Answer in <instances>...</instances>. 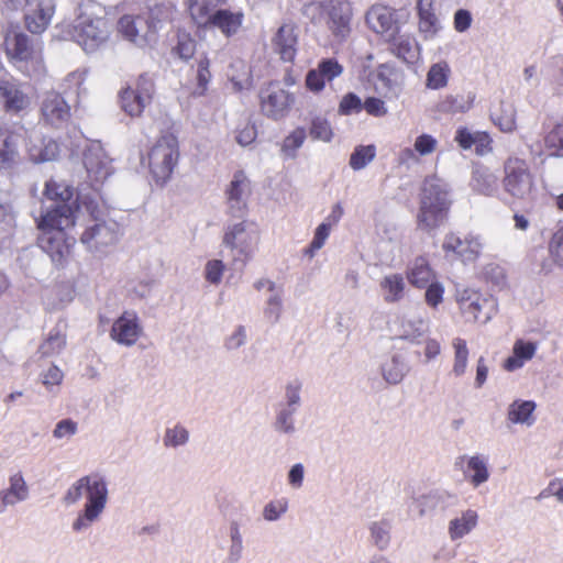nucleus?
Here are the masks:
<instances>
[{"label": "nucleus", "mask_w": 563, "mask_h": 563, "mask_svg": "<svg viewBox=\"0 0 563 563\" xmlns=\"http://www.w3.org/2000/svg\"><path fill=\"white\" fill-rule=\"evenodd\" d=\"M154 82L147 75H140L120 92L122 110L131 117H139L151 102Z\"/></svg>", "instance_id": "obj_10"}, {"label": "nucleus", "mask_w": 563, "mask_h": 563, "mask_svg": "<svg viewBox=\"0 0 563 563\" xmlns=\"http://www.w3.org/2000/svg\"><path fill=\"white\" fill-rule=\"evenodd\" d=\"M20 135L10 126H0V168H11L19 157Z\"/></svg>", "instance_id": "obj_21"}, {"label": "nucleus", "mask_w": 563, "mask_h": 563, "mask_svg": "<svg viewBox=\"0 0 563 563\" xmlns=\"http://www.w3.org/2000/svg\"><path fill=\"white\" fill-rule=\"evenodd\" d=\"M542 142L548 156L563 158V118L543 128Z\"/></svg>", "instance_id": "obj_27"}, {"label": "nucleus", "mask_w": 563, "mask_h": 563, "mask_svg": "<svg viewBox=\"0 0 563 563\" xmlns=\"http://www.w3.org/2000/svg\"><path fill=\"white\" fill-rule=\"evenodd\" d=\"M294 102L292 96L282 89L271 90L262 100V111L268 118L278 120L284 118L290 110Z\"/></svg>", "instance_id": "obj_19"}, {"label": "nucleus", "mask_w": 563, "mask_h": 563, "mask_svg": "<svg viewBox=\"0 0 563 563\" xmlns=\"http://www.w3.org/2000/svg\"><path fill=\"white\" fill-rule=\"evenodd\" d=\"M86 79V73L75 70L69 73L60 82L62 95H76L78 96Z\"/></svg>", "instance_id": "obj_49"}, {"label": "nucleus", "mask_w": 563, "mask_h": 563, "mask_svg": "<svg viewBox=\"0 0 563 563\" xmlns=\"http://www.w3.org/2000/svg\"><path fill=\"white\" fill-rule=\"evenodd\" d=\"M43 121L54 128H62L71 118V108L64 96L57 91H47L41 103Z\"/></svg>", "instance_id": "obj_13"}, {"label": "nucleus", "mask_w": 563, "mask_h": 563, "mask_svg": "<svg viewBox=\"0 0 563 563\" xmlns=\"http://www.w3.org/2000/svg\"><path fill=\"white\" fill-rule=\"evenodd\" d=\"M82 163L87 173V181L95 190H99L114 172L112 159L100 143H91L85 150Z\"/></svg>", "instance_id": "obj_9"}, {"label": "nucleus", "mask_w": 563, "mask_h": 563, "mask_svg": "<svg viewBox=\"0 0 563 563\" xmlns=\"http://www.w3.org/2000/svg\"><path fill=\"white\" fill-rule=\"evenodd\" d=\"M86 492L87 503L82 516L74 522V530H80L86 526L85 521L92 522L103 511L108 498V489L104 478L99 474H91L79 478L73 484L64 496L67 505L77 503Z\"/></svg>", "instance_id": "obj_4"}, {"label": "nucleus", "mask_w": 563, "mask_h": 563, "mask_svg": "<svg viewBox=\"0 0 563 563\" xmlns=\"http://www.w3.org/2000/svg\"><path fill=\"white\" fill-rule=\"evenodd\" d=\"M352 15L350 3L332 5L328 11L327 26L338 43L344 42L350 36Z\"/></svg>", "instance_id": "obj_17"}, {"label": "nucleus", "mask_w": 563, "mask_h": 563, "mask_svg": "<svg viewBox=\"0 0 563 563\" xmlns=\"http://www.w3.org/2000/svg\"><path fill=\"white\" fill-rule=\"evenodd\" d=\"M27 103V97L18 85L8 80L0 82V107L5 112L19 113Z\"/></svg>", "instance_id": "obj_22"}, {"label": "nucleus", "mask_w": 563, "mask_h": 563, "mask_svg": "<svg viewBox=\"0 0 563 563\" xmlns=\"http://www.w3.org/2000/svg\"><path fill=\"white\" fill-rule=\"evenodd\" d=\"M437 146L438 141L435 137L430 134H421L416 139L413 150L405 148L401 151L399 156L400 163H408L410 159H415V152L421 156L429 155L437 150Z\"/></svg>", "instance_id": "obj_40"}, {"label": "nucleus", "mask_w": 563, "mask_h": 563, "mask_svg": "<svg viewBox=\"0 0 563 563\" xmlns=\"http://www.w3.org/2000/svg\"><path fill=\"white\" fill-rule=\"evenodd\" d=\"M1 47L9 64L29 75L30 69L43 66V44L26 34L19 25L10 24L3 31Z\"/></svg>", "instance_id": "obj_3"}, {"label": "nucleus", "mask_w": 563, "mask_h": 563, "mask_svg": "<svg viewBox=\"0 0 563 563\" xmlns=\"http://www.w3.org/2000/svg\"><path fill=\"white\" fill-rule=\"evenodd\" d=\"M548 250L553 263L563 267V227L554 231L550 238Z\"/></svg>", "instance_id": "obj_51"}, {"label": "nucleus", "mask_w": 563, "mask_h": 563, "mask_svg": "<svg viewBox=\"0 0 563 563\" xmlns=\"http://www.w3.org/2000/svg\"><path fill=\"white\" fill-rule=\"evenodd\" d=\"M59 154V145L52 139H36L29 146V155L36 163L55 159Z\"/></svg>", "instance_id": "obj_32"}, {"label": "nucleus", "mask_w": 563, "mask_h": 563, "mask_svg": "<svg viewBox=\"0 0 563 563\" xmlns=\"http://www.w3.org/2000/svg\"><path fill=\"white\" fill-rule=\"evenodd\" d=\"M188 440V431L180 426H176L173 429H167L164 444L166 446H177L186 443Z\"/></svg>", "instance_id": "obj_58"}, {"label": "nucleus", "mask_w": 563, "mask_h": 563, "mask_svg": "<svg viewBox=\"0 0 563 563\" xmlns=\"http://www.w3.org/2000/svg\"><path fill=\"white\" fill-rule=\"evenodd\" d=\"M81 205L85 208V210L89 213V216L91 218L90 219L91 223L96 222V221L107 220L106 219L107 209L103 205H100L98 201L90 199V198L82 199Z\"/></svg>", "instance_id": "obj_59"}, {"label": "nucleus", "mask_w": 563, "mask_h": 563, "mask_svg": "<svg viewBox=\"0 0 563 563\" xmlns=\"http://www.w3.org/2000/svg\"><path fill=\"white\" fill-rule=\"evenodd\" d=\"M174 14V7L170 3H157L148 8L146 18H143L147 34H155L164 24L172 22Z\"/></svg>", "instance_id": "obj_29"}, {"label": "nucleus", "mask_w": 563, "mask_h": 563, "mask_svg": "<svg viewBox=\"0 0 563 563\" xmlns=\"http://www.w3.org/2000/svg\"><path fill=\"white\" fill-rule=\"evenodd\" d=\"M536 409L534 401L516 400L508 409V420L511 423H526L528 426L534 422L533 411Z\"/></svg>", "instance_id": "obj_42"}, {"label": "nucleus", "mask_w": 563, "mask_h": 563, "mask_svg": "<svg viewBox=\"0 0 563 563\" xmlns=\"http://www.w3.org/2000/svg\"><path fill=\"white\" fill-rule=\"evenodd\" d=\"M179 158L178 140L173 134L162 135L150 148L142 164L146 165L156 183L168 180Z\"/></svg>", "instance_id": "obj_5"}, {"label": "nucleus", "mask_w": 563, "mask_h": 563, "mask_svg": "<svg viewBox=\"0 0 563 563\" xmlns=\"http://www.w3.org/2000/svg\"><path fill=\"white\" fill-rule=\"evenodd\" d=\"M119 231V223L114 220L96 221L86 225L80 242L89 251L101 252L118 242Z\"/></svg>", "instance_id": "obj_11"}, {"label": "nucleus", "mask_w": 563, "mask_h": 563, "mask_svg": "<svg viewBox=\"0 0 563 563\" xmlns=\"http://www.w3.org/2000/svg\"><path fill=\"white\" fill-rule=\"evenodd\" d=\"M390 51L398 58L408 64H415L419 58V46L409 35H399L391 40Z\"/></svg>", "instance_id": "obj_31"}, {"label": "nucleus", "mask_w": 563, "mask_h": 563, "mask_svg": "<svg viewBox=\"0 0 563 563\" xmlns=\"http://www.w3.org/2000/svg\"><path fill=\"white\" fill-rule=\"evenodd\" d=\"M143 21L144 20L141 15L125 14L118 21V32L123 38L135 43L140 37V33L142 31L140 25Z\"/></svg>", "instance_id": "obj_43"}, {"label": "nucleus", "mask_w": 563, "mask_h": 563, "mask_svg": "<svg viewBox=\"0 0 563 563\" xmlns=\"http://www.w3.org/2000/svg\"><path fill=\"white\" fill-rule=\"evenodd\" d=\"M442 249L446 254L452 253L456 260L463 263L474 262L481 254V243L476 239H462L454 233L445 236Z\"/></svg>", "instance_id": "obj_18"}, {"label": "nucleus", "mask_w": 563, "mask_h": 563, "mask_svg": "<svg viewBox=\"0 0 563 563\" xmlns=\"http://www.w3.org/2000/svg\"><path fill=\"white\" fill-rule=\"evenodd\" d=\"M211 60L207 55H202L197 60L196 67V86L194 89V95L196 96H205L208 86L212 79V74L210 70Z\"/></svg>", "instance_id": "obj_45"}, {"label": "nucleus", "mask_w": 563, "mask_h": 563, "mask_svg": "<svg viewBox=\"0 0 563 563\" xmlns=\"http://www.w3.org/2000/svg\"><path fill=\"white\" fill-rule=\"evenodd\" d=\"M76 224V209L71 205H59L46 210L37 220L38 246L57 266H64L70 255L75 239L68 230Z\"/></svg>", "instance_id": "obj_1"}, {"label": "nucleus", "mask_w": 563, "mask_h": 563, "mask_svg": "<svg viewBox=\"0 0 563 563\" xmlns=\"http://www.w3.org/2000/svg\"><path fill=\"white\" fill-rule=\"evenodd\" d=\"M287 509L286 500H277L271 501L264 508V518L266 520H276L282 514H284Z\"/></svg>", "instance_id": "obj_64"}, {"label": "nucleus", "mask_w": 563, "mask_h": 563, "mask_svg": "<svg viewBox=\"0 0 563 563\" xmlns=\"http://www.w3.org/2000/svg\"><path fill=\"white\" fill-rule=\"evenodd\" d=\"M383 298L387 303H395L404 299L406 294L405 278L399 273L386 275L379 283Z\"/></svg>", "instance_id": "obj_30"}, {"label": "nucleus", "mask_w": 563, "mask_h": 563, "mask_svg": "<svg viewBox=\"0 0 563 563\" xmlns=\"http://www.w3.org/2000/svg\"><path fill=\"white\" fill-rule=\"evenodd\" d=\"M454 349V363L452 372L455 376H462L467 366L468 349L464 339L455 338L452 342Z\"/></svg>", "instance_id": "obj_48"}, {"label": "nucleus", "mask_w": 563, "mask_h": 563, "mask_svg": "<svg viewBox=\"0 0 563 563\" xmlns=\"http://www.w3.org/2000/svg\"><path fill=\"white\" fill-rule=\"evenodd\" d=\"M294 24H283L273 37L275 51L284 62L292 63L297 55L298 36Z\"/></svg>", "instance_id": "obj_20"}, {"label": "nucleus", "mask_w": 563, "mask_h": 563, "mask_svg": "<svg viewBox=\"0 0 563 563\" xmlns=\"http://www.w3.org/2000/svg\"><path fill=\"white\" fill-rule=\"evenodd\" d=\"M417 11L419 16V30L426 34H435L438 31V18L433 0H418Z\"/></svg>", "instance_id": "obj_34"}, {"label": "nucleus", "mask_w": 563, "mask_h": 563, "mask_svg": "<svg viewBox=\"0 0 563 563\" xmlns=\"http://www.w3.org/2000/svg\"><path fill=\"white\" fill-rule=\"evenodd\" d=\"M44 196L46 199L55 201L56 206L69 205L68 201L73 198V189L64 184L54 179L45 183Z\"/></svg>", "instance_id": "obj_44"}, {"label": "nucleus", "mask_w": 563, "mask_h": 563, "mask_svg": "<svg viewBox=\"0 0 563 563\" xmlns=\"http://www.w3.org/2000/svg\"><path fill=\"white\" fill-rule=\"evenodd\" d=\"M310 135L313 140L329 142L332 139V129L325 119L316 118L311 122Z\"/></svg>", "instance_id": "obj_53"}, {"label": "nucleus", "mask_w": 563, "mask_h": 563, "mask_svg": "<svg viewBox=\"0 0 563 563\" xmlns=\"http://www.w3.org/2000/svg\"><path fill=\"white\" fill-rule=\"evenodd\" d=\"M225 266L220 260L208 261L205 268V277L210 284H220Z\"/></svg>", "instance_id": "obj_57"}, {"label": "nucleus", "mask_w": 563, "mask_h": 563, "mask_svg": "<svg viewBox=\"0 0 563 563\" xmlns=\"http://www.w3.org/2000/svg\"><path fill=\"white\" fill-rule=\"evenodd\" d=\"M363 109V103L358 96L353 92L344 95L339 103V112L343 115L358 113Z\"/></svg>", "instance_id": "obj_55"}, {"label": "nucleus", "mask_w": 563, "mask_h": 563, "mask_svg": "<svg viewBox=\"0 0 563 563\" xmlns=\"http://www.w3.org/2000/svg\"><path fill=\"white\" fill-rule=\"evenodd\" d=\"M331 229L332 228L330 227L329 223L322 222L321 224H319L316 229L314 236L309 247L306 250V254L312 257L314 255V252L320 250L324 245L327 239L330 235Z\"/></svg>", "instance_id": "obj_54"}, {"label": "nucleus", "mask_w": 563, "mask_h": 563, "mask_svg": "<svg viewBox=\"0 0 563 563\" xmlns=\"http://www.w3.org/2000/svg\"><path fill=\"white\" fill-rule=\"evenodd\" d=\"M451 77V67L448 62L441 60L430 66L427 78L426 87L431 90H440L448 86Z\"/></svg>", "instance_id": "obj_37"}, {"label": "nucleus", "mask_w": 563, "mask_h": 563, "mask_svg": "<svg viewBox=\"0 0 563 563\" xmlns=\"http://www.w3.org/2000/svg\"><path fill=\"white\" fill-rule=\"evenodd\" d=\"M470 186L475 192L492 197L498 191V178L488 167L475 165L472 170Z\"/></svg>", "instance_id": "obj_24"}, {"label": "nucleus", "mask_w": 563, "mask_h": 563, "mask_svg": "<svg viewBox=\"0 0 563 563\" xmlns=\"http://www.w3.org/2000/svg\"><path fill=\"white\" fill-rule=\"evenodd\" d=\"M342 73L343 66L335 58H323L318 63L317 68L307 73L306 87L309 91L319 93L324 89L327 81H332Z\"/></svg>", "instance_id": "obj_14"}, {"label": "nucleus", "mask_w": 563, "mask_h": 563, "mask_svg": "<svg viewBox=\"0 0 563 563\" xmlns=\"http://www.w3.org/2000/svg\"><path fill=\"white\" fill-rule=\"evenodd\" d=\"M142 334V327L135 312L124 311L112 324L110 336L122 345H133Z\"/></svg>", "instance_id": "obj_15"}, {"label": "nucleus", "mask_w": 563, "mask_h": 563, "mask_svg": "<svg viewBox=\"0 0 563 563\" xmlns=\"http://www.w3.org/2000/svg\"><path fill=\"white\" fill-rule=\"evenodd\" d=\"M375 157L374 145H360L357 146L350 157V166L355 169L364 168Z\"/></svg>", "instance_id": "obj_50"}, {"label": "nucleus", "mask_w": 563, "mask_h": 563, "mask_svg": "<svg viewBox=\"0 0 563 563\" xmlns=\"http://www.w3.org/2000/svg\"><path fill=\"white\" fill-rule=\"evenodd\" d=\"M81 205L85 208V210L89 213V216L91 218L90 219L91 223L96 222V221L107 220L106 219L107 209L103 205H100L98 201L90 199V198L82 199Z\"/></svg>", "instance_id": "obj_60"}, {"label": "nucleus", "mask_w": 563, "mask_h": 563, "mask_svg": "<svg viewBox=\"0 0 563 563\" xmlns=\"http://www.w3.org/2000/svg\"><path fill=\"white\" fill-rule=\"evenodd\" d=\"M225 195L229 203V213L232 217L236 216V211L242 214L246 213L247 206L244 200L251 195V181L243 170H238L233 175V179L228 186Z\"/></svg>", "instance_id": "obj_16"}, {"label": "nucleus", "mask_w": 563, "mask_h": 563, "mask_svg": "<svg viewBox=\"0 0 563 563\" xmlns=\"http://www.w3.org/2000/svg\"><path fill=\"white\" fill-rule=\"evenodd\" d=\"M110 30L111 23L106 16L81 14L74 26L73 36L86 52H92L108 40Z\"/></svg>", "instance_id": "obj_8"}, {"label": "nucleus", "mask_w": 563, "mask_h": 563, "mask_svg": "<svg viewBox=\"0 0 563 563\" xmlns=\"http://www.w3.org/2000/svg\"><path fill=\"white\" fill-rule=\"evenodd\" d=\"M459 308L468 322L486 323L496 312V303L475 290H464L457 300Z\"/></svg>", "instance_id": "obj_12"}, {"label": "nucleus", "mask_w": 563, "mask_h": 563, "mask_svg": "<svg viewBox=\"0 0 563 563\" xmlns=\"http://www.w3.org/2000/svg\"><path fill=\"white\" fill-rule=\"evenodd\" d=\"M478 516L474 510H466L461 517L450 521L449 533L452 540H457L470 533L477 525Z\"/></svg>", "instance_id": "obj_39"}, {"label": "nucleus", "mask_w": 563, "mask_h": 563, "mask_svg": "<svg viewBox=\"0 0 563 563\" xmlns=\"http://www.w3.org/2000/svg\"><path fill=\"white\" fill-rule=\"evenodd\" d=\"M29 489L21 473L10 477V487L0 493V500L3 506L13 505L27 497Z\"/></svg>", "instance_id": "obj_38"}, {"label": "nucleus", "mask_w": 563, "mask_h": 563, "mask_svg": "<svg viewBox=\"0 0 563 563\" xmlns=\"http://www.w3.org/2000/svg\"><path fill=\"white\" fill-rule=\"evenodd\" d=\"M406 277L411 286L422 289L434 282L435 272L426 256H417L406 271Z\"/></svg>", "instance_id": "obj_25"}, {"label": "nucleus", "mask_w": 563, "mask_h": 563, "mask_svg": "<svg viewBox=\"0 0 563 563\" xmlns=\"http://www.w3.org/2000/svg\"><path fill=\"white\" fill-rule=\"evenodd\" d=\"M225 0H187L189 15L198 29L211 27L213 9Z\"/></svg>", "instance_id": "obj_23"}, {"label": "nucleus", "mask_w": 563, "mask_h": 563, "mask_svg": "<svg viewBox=\"0 0 563 563\" xmlns=\"http://www.w3.org/2000/svg\"><path fill=\"white\" fill-rule=\"evenodd\" d=\"M466 476L475 487L486 482L489 477L486 462L477 455L472 456L467 462Z\"/></svg>", "instance_id": "obj_47"}, {"label": "nucleus", "mask_w": 563, "mask_h": 563, "mask_svg": "<svg viewBox=\"0 0 563 563\" xmlns=\"http://www.w3.org/2000/svg\"><path fill=\"white\" fill-rule=\"evenodd\" d=\"M452 199L446 185L437 176L423 179L416 217L418 229L431 232L443 225L450 214Z\"/></svg>", "instance_id": "obj_2"}, {"label": "nucleus", "mask_w": 563, "mask_h": 563, "mask_svg": "<svg viewBox=\"0 0 563 563\" xmlns=\"http://www.w3.org/2000/svg\"><path fill=\"white\" fill-rule=\"evenodd\" d=\"M363 109L373 117H384L387 114L385 102L376 97H368L363 103Z\"/></svg>", "instance_id": "obj_61"}, {"label": "nucleus", "mask_w": 563, "mask_h": 563, "mask_svg": "<svg viewBox=\"0 0 563 563\" xmlns=\"http://www.w3.org/2000/svg\"><path fill=\"white\" fill-rule=\"evenodd\" d=\"M472 107L473 98L464 95H446L437 103V110L445 114L465 113Z\"/></svg>", "instance_id": "obj_35"}, {"label": "nucleus", "mask_w": 563, "mask_h": 563, "mask_svg": "<svg viewBox=\"0 0 563 563\" xmlns=\"http://www.w3.org/2000/svg\"><path fill=\"white\" fill-rule=\"evenodd\" d=\"M366 21L376 33L389 31L395 22L393 12L383 5L372 7L366 14Z\"/></svg>", "instance_id": "obj_36"}, {"label": "nucleus", "mask_w": 563, "mask_h": 563, "mask_svg": "<svg viewBox=\"0 0 563 563\" xmlns=\"http://www.w3.org/2000/svg\"><path fill=\"white\" fill-rule=\"evenodd\" d=\"M306 140V131L303 128H297L283 142L282 151L288 155L294 156L295 152L303 144Z\"/></svg>", "instance_id": "obj_52"}, {"label": "nucleus", "mask_w": 563, "mask_h": 563, "mask_svg": "<svg viewBox=\"0 0 563 563\" xmlns=\"http://www.w3.org/2000/svg\"><path fill=\"white\" fill-rule=\"evenodd\" d=\"M501 186L504 192L516 201L531 200L536 191V179L529 163L519 157L507 158Z\"/></svg>", "instance_id": "obj_6"}, {"label": "nucleus", "mask_w": 563, "mask_h": 563, "mask_svg": "<svg viewBox=\"0 0 563 563\" xmlns=\"http://www.w3.org/2000/svg\"><path fill=\"white\" fill-rule=\"evenodd\" d=\"M444 287L434 280L426 287L424 300L431 308H437L443 301Z\"/></svg>", "instance_id": "obj_56"}, {"label": "nucleus", "mask_w": 563, "mask_h": 563, "mask_svg": "<svg viewBox=\"0 0 563 563\" xmlns=\"http://www.w3.org/2000/svg\"><path fill=\"white\" fill-rule=\"evenodd\" d=\"M260 229L253 221L243 220L229 225L222 242L234 254V261L247 262L260 242Z\"/></svg>", "instance_id": "obj_7"}, {"label": "nucleus", "mask_w": 563, "mask_h": 563, "mask_svg": "<svg viewBox=\"0 0 563 563\" xmlns=\"http://www.w3.org/2000/svg\"><path fill=\"white\" fill-rule=\"evenodd\" d=\"M536 350L537 346L534 343L517 340L514 344L512 355L505 361V369L511 372L520 368L526 361L534 356Z\"/></svg>", "instance_id": "obj_33"}, {"label": "nucleus", "mask_w": 563, "mask_h": 563, "mask_svg": "<svg viewBox=\"0 0 563 563\" xmlns=\"http://www.w3.org/2000/svg\"><path fill=\"white\" fill-rule=\"evenodd\" d=\"M76 432L77 423L71 419H64L56 424L53 434L56 439H62L64 437L74 435Z\"/></svg>", "instance_id": "obj_63"}, {"label": "nucleus", "mask_w": 563, "mask_h": 563, "mask_svg": "<svg viewBox=\"0 0 563 563\" xmlns=\"http://www.w3.org/2000/svg\"><path fill=\"white\" fill-rule=\"evenodd\" d=\"M243 20L244 14L242 11L219 9L213 12L211 27H217L224 36L231 37L239 32L243 24Z\"/></svg>", "instance_id": "obj_26"}, {"label": "nucleus", "mask_w": 563, "mask_h": 563, "mask_svg": "<svg viewBox=\"0 0 563 563\" xmlns=\"http://www.w3.org/2000/svg\"><path fill=\"white\" fill-rule=\"evenodd\" d=\"M492 120L500 131L509 133L516 130V109L511 103L500 102L492 112Z\"/></svg>", "instance_id": "obj_41"}, {"label": "nucleus", "mask_w": 563, "mask_h": 563, "mask_svg": "<svg viewBox=\"0 0 563 563\" xmlns=\"http://www.w3.org/2000/svg\"><path fill=\"white\" fill-rule=\"evenodd\" d=\"M176 37V44L172 49L173 54L184 60L192 58L197 49V42L194 36L186 31L178 30Z\"/></svg>", "instance_id": "obj_46"}, {"label": "nucleus", "mask_w": 563, "mask_h": 563, "mask_svg": "<svg viewBox=\"0 0 563 563\" xmlns=\"http://www.w3.org/2000/svg\"><path fill=\"white\" fill-rule=\"evenodd\" d=\"M66 343L65 335H63L58 330L52 331L42 345L43 352L45 354L54 353L59 351Z\"/></svg>", "instance_id": "obj_62"}, {"label": "nucleus", "mask_w": 563, "mask_h": 563, "mask_svg": "<svg viewBox=\"0 0 563 563\" xmlns=\"http://www.w3.org/2000/svg\"><path fill=\"white\" fill-rule=\"evenodd\" d=\"M53 13L54 7L51 0L41 1L34 11L25 14L24 24L31 33L41 34L48 26Z\"/></svg>", "instance_id": "obj_28"}]
</instances>
